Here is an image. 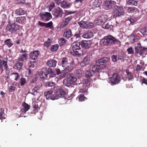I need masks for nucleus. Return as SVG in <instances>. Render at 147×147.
I'll return each mask as SVG.
<instances>
[{
    "label": "nucleus",
    "mask_w": 147,
    "mask_h": 147,
    "mask_svg": "<svg viewBox=\"0 0 147 147\" xmlns=\"http://www.w3.org/2000/svg\"><path fill=\"white\" fill-rule=\"evenodd\" d=\"M83 85L84 86L88 87L90 85V78H87L84 80L83 81Z\"/></svg>",
    "instance_id": "36"
},
{
    "label": "nucleus",
    "mask_w": 147,
    "mask_h": 147,
    "mask_svg": "<svg viewBox=\"0 0 147 147\" xmlns=\"http://www.w3.org/2000/svg\"><path fill=\"white\" fill-rule=\"evenodd\" d=\"M59 48V45L57 44L51 46L50 50L51 51L55 52L57 51Z\"/></svg>",
    "instance_id": "38"
},
{
    "label": "nucleus",
    "mask_w": 147,
    "mask_h": 147,
    "mask_svg": "<svg viewBox=\"0 0 147 147\" xmlns=\"http://www.w3.org/2000/svg\"><path fill=\"white\" fill-rule=\"evenodd\" d=\"M90 56H87L84 58L83 61H84V62H85L86 64L88 65L90 63Z\"/></svg>",
    "instance_id": "43"
},
{
    "label": "nucleus",
    "mask_w": 147,
    "mask_h": 147,
    "mask_svg": "<svg viewBox=\"0 0 147 147\" xmlns=\"http://www.w3.org/2000/svg\"><path fill=\"white\" fill-rule=\"evenodd\" d=\"M16 14L18 15H22L24 14L26 12L25 11L22 9H19L16 10Z\"/></svg>",
    "instance_id": "33"
},
{
    "label": "nucleus",
    "mask_w": 147,
    "mask_h": 147,
    "mask_svg": "<svg viewBox=\"0 0 147 147\" xmlns=\"http://www.w3.org/2000/svg\"><path fill=\"white\" fill-rule=\"evenodd\" d=\"M63 84L64 85L68 87H72L74 84L67 78L64 79Z\"/></svg>",
    "instance_id": "21"
},
{
    "label": "nucleus",
    "mask_w": 147,
    "mask_h": 147,
    "mask_svg": "<svg viewBox=\"0 0 147 147\" xmlns=\"http://www.w3.org/2000/svg\"><path fill=\"white\" fill-rule=\"evenodd\" d=\"M107 20V16L105 14H102L96 18L94 22L96 25H98L105 23Z\"/></svg>",
    "instance_id": "4"
},
{
    "label": "nucleus",
    "mask_w": 147,
    "mask_h": 147,
    "mask_svg": "<svg viewBox=\"0 0 147 147\" xmlns=\"http://www.w3.org/2000/svg\"><path fill=\"white\" fill-rule=\"evenodd\" d=\"M109 60V58L105 57L98 60V63L100 65H103V63H106Z\"/></svg>",
    "instance_id": "30"
},
{
    "label": "nucleus",
    "mask_w": 147,
    "mask_h": 147,
    "mask_svg": "<svg viewBox=\"0 0 147 147\" xmlns=\"http://www.w3.org/2000/svg\"><path fill=\"white\" fill-rule=\"evenodd\" d=\"M143 68V67L142 66L138 64L137 65L136 68V71L137 72H139Z\"/></svg>",
    "instance_id": "56"
},
{
    "label": "nucleus",
    "mask_w": 147,
    "mask_h": 147,
    "mask_svg": "<svg viewBox=\"0 0 147 147\" xmlns=\"http://www.w3.org/2000/svg\"><path fill=\"white\" fill-rule=\"evenodd\" d=\"M33 108L35 110H37L38 108V102H35L33 104Z\"/></svg>",
    "instance_id": "55"
},
{
    "label": "nucleus",
    "mask_w": 147,
    "mask_h": 147,
    "mask_svg": "<svg viewBox=\"0 0 147 147\" xmlns=\"http://www.w3.org/2000/svg\"><path fill=\"white\" fill-rule=\"evenodd\" d=\"M60 5L61 7L64 9L70 7V5L66 0H63L62 1Z\"/></svg>",
    "instance_id": "26"
},
{
    "label": "nucleus",
    "mask_w": 147,
    "mask_h": 147,
    "mask_svg": "<svg viewBox=\"0 0 147 147\" xmlns=\"http://www.w3.org/2000/svg\"><path fill=\"white\" fill-rule=\"evenodd\" d=\"M78 98H79V100L81 102L83 101L84 99L86 98L82 94H80Z\"/></svg>",
    "instance_id": "52"
},
{
    "label": "nucleus",
    "mask_w": 147,
    "mask_h": 147,
    "mask_svg": "<svg viewBox=\"0 0 147 147\" xmlns=\"http://www.w3.org/2000/svg\"><path fill=\"white\" fill-rule=\"evenodd\" d=\"M93 36V33L91 31L89 30L84 34L82 37L86 38H89L92 37Z\"/></svg>",
    "instance_id": "20"
},
{
    "label": "nucleus",
    "mask_w": 147,
    "mask_h": 147,
    "mask_svg": "<svg viewBox=\"0 0 147 147\" xmlns=\"http://www.w3.org/2000/svg\"><path fill=\"white\" fill-rule=\"evenodd\" d=\"M75 75L78 78H80L82 76V71L80 69H77L74 71Z\"/></svg>",
    "instance_id": "37"
},
{
    "label": "nucleus",
    "mask_w": 147,
    "mask_h": 147,
    "mask_svg": "<svg viewBox=\"0 0 147 147\" xmlns=\"http://www.w3.org/2000/svg\"><path fill=\"white\" fill-rule=\"evenodd\" d=\"M127 51L128 54H133L134 53V51L132 47H130L128 48Z\"/></svg>",
    "instance_id": "53"
},
{
    "label": "nucleus",
    "mask_w": 147,
    "mask_h": 147,
    "mask_svg": "<svg viewBox=\"0 0 147 147\" xmlns=\"http://www.w3.org/2000/svg\"><path fill=\"white\" fill-rule=\"evenodd\" d=\"M25 60H26V59H24V57H22L20 55V57L18 58V61L22 63Z\"/></svg>",
    "instance_id": "59"
},
{
    "label": "nucleus",
    "mask_w": 147,
    "mask_h": 147,
    "mask_svg": "<svg viewBox=\"0 0 147 147\" xmlns=\"http://www.w3.org/2000/svg\"><path fill=\"white\" fill-rule=\"evenodd\" d=\"M94 73V72L92 71L90 68L89 70H87L86 72L85 73V76L87 78L91 77L93 76Z\"/></svg>",
    "instance_id": "31"
},
{
    "label": "nucleus",
    "mask_w": 147,
    "mask_h": 147,
    "mask_svg": "<svg viewBox=\"0 0 147 147\" xmlns=\"http://www.w3.org/2000/svg\"><path fill=\"white\" fill-rule=\"evenodd\" d=\"M120 80L119 76L117 74H114L111 78L110 82L111 85H115L118 84Z\"/></svg>",
    "instance_id": "6"
},
{
    "label": "nucleus",
    "mask_w": 147,
    "mask_h": 147,
    "mask_svg": "<svg viewBox=\"0 0 147 147\" xmlns=\"http://www.w3.org/2000/svg\"><path fill=\"white\" fill-rule=\"evenodd\" d=\"M78 24L80 27L81 28H87V27L86 25H87L86 24V21H82L81 22H78Z\"/></svg>",
    "instance_id": "35"
},
{
    "label": "nucleus",
    "mask_w": 147,
    "mask_h": 147,
    "mask_svg": "<svg viewBox=\"0 0 147 147\" xmlns=\"http://www.w3.org/2000/svg\"><path fill=\"white\" fill-rule=\"evenodd\" d=\"M67 40L64 38H58V43L60 47L65 45Z\"/></svg>",
    "instance_id": "25"
},
{
    "label": "nucleus",
    "mask_w": 147,
    "mask_h": 147,
    "mask_svg": "<svg viewBox=\"0 0 147 147\" xmlns=\"http://www.w3.org/2000/svg\"><path fill=\"white\" fill-rule=\"evenodd\" d=\"M116 3L115 2L111 0H106L104 4L105 8L107 10L110 9Z\"/></svg>",
    "instance_id": "11"
},
{
    "label": "nucleus",
    "mask_w": 147,
    "mask_h": 147,
    "mask_svg": "<svg viewBox=\"0 0 147 147\" xmlns=\"http://www.w3.org/2000/svg\"><path fill=\"white\" fill-rule=\"evenodd\" d=\"M53 23L51 21L49 22L48 23H45V26L46 28H51V26H52Z\"/></svg>",
    "instance_id": "51"
},
{
    "label": "nucleus",
    "mask_w": 147,
    "mask_h": 147,
    "mask_svg": "<svg viewBox=\"0 0 147 147\" xmlns=\"http://www.w3.org/2000/svg\"><path fill=\"white\" fill-rule=\"evenodd\" d=\"M102 41L103 44L106 46H110L115 44H121L119 40L110 35L105 36Z\"/></svg>",
    "instance_id": "2"
},
{
    "label": "nucleus",
    "mask_w": 147,
    "mask_h": 147,
    "mask_svg": "<svg viewBox=\"0 0 147 147\" xmlns=\"http://www.w3.org/2000/svg\"><path fill=\"white\" fill-rule=\"evenodd\" d=\"M126 72L127 74V77L128 78V80H130L134 79V76L133 74L129 72L128 69L126 70Z\"/></svg>",
    "instance_id": "32"
},
{
    "label": "nucleus",
    "mask_w": 147,
    "mask_h": 147,
    "mask_svg": "<svg viewBox=\"0 0 147 147\" xmlns=\"http://www.w3.org/2000/svg\"><path fill=\"white\" fill-rule=\"evenodd\" d=\"M111 25L109 24V23H107L104 26L103 25L102 27L105 29H109L111 28Z\"/></svg>",
    "instance_id": "54"
},
{
    "label": "nucleus",
    "mask_w": 147,
    "mask_h": 147,
    "mask_svg": "<svg viewBox=\"0 0 147 147\" xmlns=\"http://www.w3.org/2000/svg\"><path fill=\"white\" fill-rule=\"evenodd\" d=\"M55 84V83L53 82H47L46 83V86L48 87H53Z\"/></svg>",
    "instance_id": "58"
},
{
    "label": "nucleus",
    "mask_w": 147,
    "mask_h": 147,
    "mask_svg": "<svg viewBox=\"0 0 147 147\" xmlns=\"http://www.w3.org/2000/svg\"><path fill=\"white\" fill-rule=\"evenodd\" d=\"M48 68L46 67H43L40 70L39 73V76L41 79H46L47 77V75L48 74Z\"/></svg>",
    "instance_id": "9"
},
{
    "label": "nucleus",
    "mask_w": 147,
    "mask_h": 147,
    "mask_svg": "<svg viewBox=\"0 0 147 147\" xmlns=\"http://www.w3.org/2000/svg\"><path fill=\"white\" fill-rule=\"evenodd\" d=\"M138 37L137 36L134 35V34H131L129 36L130 42L132 44L136 42L137 41Z\"/></svg>",
    "instance_id": "28"
},
{
    "label": "nucleus",
    "mask_w": 147,
    "mask_h": 147,
    "mask_svg": "<svg viewBox=\"0 0 147 147\" xmlns=\"http://www.w3.org/2000/svg\"><path fill=\"white\" fill-rule=\"evenodd\" d=\"M7 59L6 58H4L3 60V67L6 70H8V66L7 64Z\"/></svg>",
    "instance_id": "42"
},
{
    "label": "nucleus",
    "mask_w": 147,
    "mask_h": 147,
    "mask_svg": "<svg viewBox=\"0 0 147 147\" xmlns=\"http://www.w3.org/2000/svg\"><path fill=\"white\" fill-rule=\"evenodd\" d=\"M48 74H49L50 77H55L56 76V74L53 71L51 68H48Z\"/></svg>",
    "instance_id": "39"
},
{
    "label": "nucleus",
    "mask_w": 147,
    "mask_h": 147,
    "mask_svg": "<svg viewBox=\"0 0 147 147\" xmlns=\"http://www.w3.org/2000/svg\"><path fill=\"white\" fill-rule=\"evenodd\" d=\"M117 56L113 55L112 56V60L113 62H116L117 61Z\"/></svg>",
    "instance_id": "60"
},
{
    "label": "nucleus",
    "mask_w": 147,
    "mask_h": 147,
    "mask_svg": "<svg viewBox=\"0 0 147 147\" xmlns=\"http://www.w3.org/2000/svg\"><path fill=\"white\" fill-rule=\"evenodd\" d=\"M62 0H54L55 3L58 5H59V4L60 5L61 3L62 2Z\"/></svg>",
    "instance_id": "64"
},
{
    "label": "nucleus",
    "mask_w": 147,
    "mask_h": 147,
    "mask_svg": "<svg viewBox=\"0 0 147 147\" xmlns=\"http://www.w3.org/2000/svg\"><path fill=\"white\" fill-rule=\"evenodd\" d=\"M80 50H73L71 52V54L75 57H80L81 55Z\"/></svg>",
    "instance_id": "24"
},
{
    "label": "nucleus",
    "mask_w": 147,
    "mask_h": 147,
    "mask_svg": "<svg viewBox=\"0 0 147 147\" xmlns=\"http://www.w3.org/2000/svg\"><path fill=\"white\" fill-rule=\"evenodd\" d=\"M52 90L48 91L45 92L44 95L47 99H51L52 100L56 99L55 93L53 94Z\"/></svg>",
    "instance_id": "10"
},
{
    "label": "nucleus",
    "mask_w": 147,
    "mask_h": 147,
    "mask_svg": "<svg viewBox=\"0 0 147 147\" xmlns=\"http://www.w3.org/2000/svg\"><path fill=\"white\" fill-rule=\"evenodd\" d=\"M113 16L119 17L121 16H123L125 14L124 9L122 6H115L113 9Z\"/></svg>",
    "instance_id": "3"
},
{
    "label": "nucleus",
    "mask_w": 147,
    "mask_h": 147,
    "mask_svg": "<svg viewBox=\"0 0 147 147\" xmlns=\"http://www.w3.org/2000/svg\"><path fill=\"white\" fill-rule=\"evenodd\" d=\"M143 84H144L147 85V79L144 78H143L142 80V85Z\"/></svg>",
    "instance_id": "62"
},
{
    "label": "nucleus",
    "mask_w": 147,
    "mask_h": 147,
    "mask_svg": "<svg viewBox=\"0 0 147 147\" xmlns=\"http://www.w3.org/2000/svg\"><path fill=\"white\" fill-rule=\"evenodd\" d=\"M140 32L143 35H147V26L140 29Z\"/></svg>",
    "instance_id": "44"
},
{
    "label": "nucleus",
    "mask_w": 147,
    "mask_h": 147,
    "mask_svg": "<svg viewBox=\"0 0 147 147\" xmlns=\"http://www.w3.org/2000/svg\"><path fill=\"white\" fill-rule=\"evenodd\" d=\"M11 78L17 81L19 78V75L17 73H13L11 74Z\"/></svg>",
    "instance_id": "34"
},
{
    "label": "nucleus",
    "mask_w": 147,
    "mask_h": 147,
    "mask_svg": "<svg viewBox=\"0 0 147 147\" xmlns=\"http://www.w3.org/2000/svg\"><path fill=\"white\" fill-rule=\"evenodd\" d=\"M87 91V89L85 88L80 89L79 92L80 93L82 92L84 93V94L87 95L88 94Z\"/></svg>",
    "instance_id": "48"
},
{
    "label": "nucleus",
    "mask_w": 147,
    "mask_h": 147,
    "mask_svg": "<svg viewBox=\"0 0 147 147\" xmlns=\"http://www.w3.org/2000/svg\"><path fill=\"white\" fill-rule=\"evenodd\" d=\"M125 58V57L123 53L119 54V55L117 56V59L121 60L122 62L124 61V58Z\"/></svg>",
    "instance_id": "40"
},
{
    "label": "nucleus",
    "mask_w": 147,
    "mask_h": 147,
    "mask_svg": "<svg viewBox=\"0 0 147 147\" xmlns=\"http://www.w3.org/2000/svg\"><path fill=\"white\" fill-rule=\"evenodd\" d=\"M28 54L27 53H25L24 54H23L20 56H22V57H23L26 59H27L28 58Z\"/></svg>",
    "instance_id": "63"
},
{
    "label": "nucleus",
    "mask_w": 147,
    "mask_h": 147,
    "mask_svg": "<svg viewBox=\"0 0 147 147\" xmlns=\"http://www.w3.org/2000/svg\"><path fill=\"white\" fill-rule=\"evenodd\" d=\"M51 42L52 40L49 38L47 41L45 42L44 45L47 47H48L51 45Z\"/></svg>",
    "instance_id": "47"
},
{
    "label": "nucleus",
    "mask_w": 147,
    "mask_h": 147,
    "mask_svg": "<svg viewBox=\"0 0 147 147\" xmlns=\"http://www.w3.org/2000/svg\"><path fill=\"white\" fill-rule=\"evenodd\" d=\"M91 43L89 41L82 40L81 41V47L84 49H87L89 48L91 45Z\"/></svg>",
    "instance_id": "15"
},
{
    "label": "nucleus",
    "mask_w": 147,
    "mask_h": 147,
    "mask_svg": "<svg viewBox=\"0 0 147 147\" xmlns=\"http://www.w3.org/2000/svg\"><path fill=\"white\" fill-rule=\"evenodd\" d=\"M52 13L56 18H59L62 17L63 12L61 8L57 7L52 11Z\"/></svg>",
    "instance_id": "7"
},
{
    "label": "nucleus",
    "mask_w": 147,
    "mask_h": 147,
    "mask_svg": "<svg viewBox=\"0 0 147 147\" xmlns=\"http://www.w3.org/2000/svg\"><path fill=\"white\" fill-rule=\"evenodd\" d=\"M16 21L17 22L22 24L26 21V18L24 16L18 17L16 18Z\"/></svg>",
    "instance_id": "29"
},
{
    "label": "nucleus",
    "mask_w": 147,
    "mask_h": 147,
    "mask_svg": "<svg viewBox=\"0 0 147 147\" xmlns=\"http://www.w3.org/2000/svg\"><path fill=\"white\" fill-rule=\"evenodd\" d=\"M40 54V51H33L29 54V57L30 59L36 60L37 59Z\"/></svg>",
    "instance_id": "13"
},
{
    "label": "nucleus",
    "mask_w": 147,
    "mask_h": 147,
    "mask_svg": "<svg viewBox=\"0 0 147 147\" xmlns=\"http://www.w3.org/2000/svg\"><path fill=\"white\" fill-rule=\"evenodd\" d=\"M57 62L56 60L51 59L48 60L46 64L49 67H56Z\"/></svg>",
    "instance_id": "16"
},
{
    "label": "nucleus",
    "mask_w": 147,
    "mask_h": 147,
    "mask_svg": "<svg viewBox=\"0 0 147 147\" xmlns=\"http://www.w3.org/2000/svg\"><path fill=\"white\" fill-rule=\"evenodd\" d=\"M39 15L41 20L45 22L49 20L52 18L51 13L48 12H45L41 13Z\"/></svg>",
    "instance_id": "8"
},
{
    "label": "nucleus",
    "mask_w": 147,
    "mask_h": 147,
    "mask_svg": "<svg viewBox=\"0 0 147 147\" xmlns=\"http://www.w3.org/2000/svg\"><path fill=\"white\" fill-rule=\"evenodd\" d=\"M87 28H91L93 26V24L92 23H89L88 22H86Z\"/></svg>",
    "instance_id": "61"
},
{
    "label": "nucleus",
    "mask_w": 147,
    "mask_h": 147,
    "mask_svg": "<svg viewBox=\"0 0 147 147\" xmlns=\"http://www.w3.org/2000/svg\"><path fill=\"white\" fill-rule=\"evenodd\" d=\"M147 54V48H144L142 47V49L140 52V55L143 54L146 55Z\"/></svg>",
    "instance_id": "46"
},
{
    "label": "nucleus",
    "mask_w": 147,
    "mask_h": 147,
    "mask_svg": "<svg viewBox=\"0 0 147 147\" xmlns=\"http://www.w3.org/2000/svg\"><path fill=\"white\" fill-rule=\"evenodd\" d=\"M5 115L3 112L1 111L0 112V119H5Z\"/></svg>",
    "instance_id": "57"
},
{
    "label": "nucleus",
    "mask_w": 147,
    "mask_h": 147,
    "mask_svg": "<svg viewBox=\"0 0 147 147\" xmlns=\"http://www.w3.org/2000/svg\"><path fill=\"white\" fill-rule=\"evenodd\" d=\"M20 84L21 86H24L26 83V80L24 78H21L20 79Z\"/></svg>",
    "instance_id": "49"
},
{
    "label": "nucleus",
    "mask_w": 147,
    "mask_h": 147,
    "mask_svg": "<svg viewBox=\"0 0 147 147\" xmlns=\"http://www.w3.org/2000/svg\"><path fill=\"white\" fill-rule=\"evenodd\" d=\"M136 8L133 7H128L127 9V11L129 12H131L135 10Z\"/></svg>",
    "instance_id": "50"
},
{
    "label": "nucleus",
    "mask_w": 147,
    "mask_h": 147,
    "mask_svg": "<svg viewBox=\"0 0 147 147\" xmlns=\"http://www.w3.org/2000/svg\"><path fill=\"white\" fill-rule=\"evenodd\" d=\"M72 47L73 50H80L81 47V41L74 42L72 44Z\"/></svg>",
    "instance_id": "19"
},
{
    "label": "nucleus",
    "mask_w": 147,
    "mask_h": 147,
    "mask_svg": "<svg viewBox=\"0 0 147 147\" xmlns=\"http://www.w3.org/2000/svg\"><path fill=\"white\" fill-rule=\"evenodd\" d=\"M55 94L56 99H57L60 98L64 97L65 95L66 94V92L62 88H60L56 90Z\"/></svg>",
    "instance_id": "5"
},
{
    "label": "nucleus",
    "mask_w": 147,
    "mask_h": 147,
    "mask_svg": "<svg viewBox=\"0 0 147 147\" xmlns=\"http://www.w3.org/2000/svg\"><path fill=\"white\" fill-rule=\"evenodd\" d=\"M100 68V66L97 65H91L90 67L91 70L94 72V73L96 72H99Z\"/></svg>",
    "instance_id": "22"
},
{
    "label": "nucleus",
    "mask_w": 147,
    "mask_h": 147,
    "mask_svg": "<svg viewBox=\"0 0 147 147\" xmlns=\"http://www.w3.org/2000/svg\"><path fill=\"white\" fill-rule=\"evenodd\" d=\"M23 65V63L17 61L15 65L13 66V68L18 70H21L22 68Z\"/></svg>",
    "instance_id": "27"
},
{
    "label": "nucleus",
    "mask_w": 147,
    "mask_h": 147,
    "mask_svg": "<svg viewBox=\"0 0 147 147\" xmlns=\"http://www.w3.org/2000/svg\"><path fill=\"white\" fill-rule=\"evenodd\" d=\"M69 74V73L66 76H67V78H68L73 84H74V83L77 81V79L73 74Z\"/></svg>",
    "instance_id": "18"
},
{
    "label": "nucleus",
    "mask_w": 147,
    "mask_h": 147,
    "mask_svg": "<svg viewBox=\"0 0 147 147\" xmlns=\"http://www.w3.org/2000/svg\"><path fill=\"white\" fill-rule=\"evenodd\" d=\"M101 3V0H95L92 3V8L96 10L100 9Z\"/></svg>",
    "instance_id": "14"
},
{
    "label": "nucleus",
    "mask_w": 147,
    "mask_h": 147,
    "mask_svg": "<svg viewBox=\"0 0 147 147\" xmlns=\"http://www.w3.org/2000/svg\"><path fill=\"white\" fill-rule=\"evenodd\" d=\"M72 36L71 30L70 29H68L65 30L63 36L66 39H68Z\"/></svg>",
    "instance_id": "17"
},
{
    "label": "nucleus",
    "mask_w": 147,
    "mask_h": 147,
    "mask_svg": "<svg viewBox=\"0 0 147 147\" xmlns=\"http://www.w3.org/2000/svg\"><path fill=\"white\" fill-rule=\"evenodd\" d=\"M142 49V47L138 46L135 47V53H139L140 55V52Z\"/></svg>",
    "instance_id": "45"
},
{
    "label": "nucleus",
    "mask_w": 147,
    "mask_h": 147,
    "mask_svg": "<svg viewBox=\"0 0 147 147\" xmlns=\"http://www.w3.org/2000/svg\"><path fill=\"white\" fill-rule=\"evenodd\" d=\"M68 60V58L66 57H63L61 59V64L64 69L63 71L61 74L59 76L60 79L65 78L67 75L73 69V67L69 65Z\"/></svg>",
    "instance_id": "1"
},
{
    "label": "nucleus",
    "mask_w": 147,
    "mask_h": 147,
    "mask_svg": "<svg viewBox=\"0 0 147 147\" xmlns=\"http://www.w3.org/2000/svg\"><path fill=\"white\" fill-rule=\"evenodd\" d=\"M11 24L10 22V24ZM20 29L19 26L18 25L14 23L10 25V32L12 34H15L16 32Z\"/></svg>",
    "instance_id": "12"
},
{
    "label": "nucleus",
    "mask_w": 147,
    "mask_h": 147,
    "mask_svg": "<svg viewBox=\"0 0 147 147\" xmlns=\"http://www.w3.org/2000/svg\"><path fill=\"white\" fill-rule=\"evenodd\" d=\"M127 4L129 5L137 6L138 1L135 0H128L127 1Z\"/></svg>",
    "instance_id": "41"
},
{
    "label": "nucleus",
    "mask_w": 147,
    "mask_h": 147,
    "mask_svg": "<svg viewBox=\"0 0 147 147\" xmlns=\"http://www.w3.org/2000/svg\"><path fill=\"white\" fill-rule=\"evenodd\" d=\"M22 106L24 107L21 109L22 112L25 113L30 108V106L25 102L23 103Z\"/></svg>",
    "instance_id": "23"
}]
</instances>
